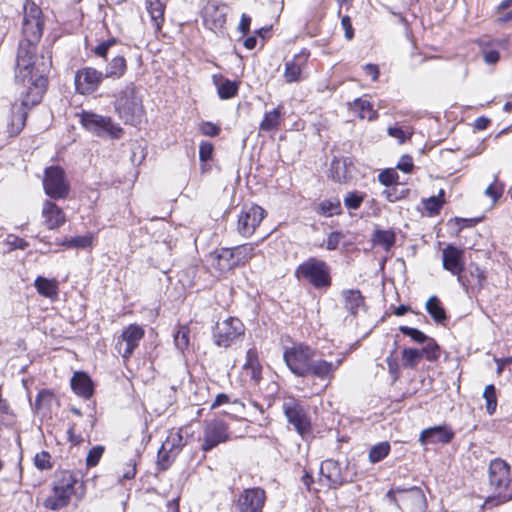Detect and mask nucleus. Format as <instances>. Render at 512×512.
Returning <instances> with one entry per match:
<instances>
[{
  "label": "nucleus",
  "mask_w": 512,
  "mask_h": 512,
  "mask_svg": "<svg viewBox=\"0 0 512 512\" xmlns=\"http://www.w3.org/2000/svg\"><path fill=\"white\" fill-rule=\"evenodd\" d=\"M48 66L36 56V47L20 43L15 68V80L26 86L23 94L24 105H37L44 95L47 78L45 73Z\"/></svg>",
  "instance_id": "1"
},
{
  "label": "nucleus",
  "mask_w": 512,
  "mask_h": 512,
  "mask_svg": "<svg viewBox=\"0 0 512 512\" xmlns=\"http://www.w3.org/2000/svg\"><path fill=\"white\" fill-rule=\"evenodd\" d=\"M284 361L290 371L299 377L313 376L321 380H330L341 365L342 360L326 361L318 357L315 349L303 344H295L287 348L283 354Z\"/></svg>",
  "instance_id": "2"
},
{
  "label": "nucleus",
  "mask_w": 512,
  "mask_h": 512,
  "mask_svg": "<svg viewBox=\"0 0 512 512\" xmlns=\"http://www.w3.org/2000/svg\"><path fill=\"white\" fill-rule=\"evenodd\" d=\"M78 483L76 475L68 470H62L55 473L52 494L44 500V507L52 511H57L66 507L72 495L75 494V486Z\"/></svg>",
  "instance_id": "3"
},
{
  "label": "nucleus",
  "mask_w": 512,
  "mask_h": 512,
  "mask_svg": "<svg viewBox=\"0 0 512 512\" xmlns=\"http://www.w3.org/2000/svg\"><path fill=\"white\" fill-rule=\"evenodd\" d=\"M115 111L125 124L136 126L141 122L144 109L142 99L137 95L136 87L130 83L122 89L115 100Z\"/></svg>",
  "instance_id": "4"
},
{
  "label": "nucleus",
  "mask_w": 512,
  "mask_h": 512,
  "mask_svg": "<svg viewBox=\"0 0 512 512\" xmlns=\"http://www.w3.org/2000/svg\"><path fill=\"white\" fill-rule=\"evenodd\" d=\"M44 30V16L40 6L32 0L23 4L22 34L25 45L34 46L40 41Z\"/></svg>",
  "instance_id": "5"
},
{
  "label": "nucleus",
  "mask_w": 512,
  "mask_h": 512,
  "mask_svg": "<svg viewBox=\"0 0 512 512\" xmlns=\"http://www.w3.org/2000/svg\"><path fill=\"white\" fill-rule=\"evenodd\" d=\"M389 499L402 512H426L427 503L423 491L416 487H393L387 494Z\"/></svg>",
  "instance_id": "6"
},
{
  "label": "nucleus",
  "mask_w": 512,
  "mask_h": 512,
  "mask_svg": "<svg viewBox=\"0 0 512 512\" xmlns=\"http://www.w3.org/2000/svg\"><path fill=\"white\" fill-rule=\"evenodd\" d=\"M489 485L500 503L512 500L510 466L502 459H494L489 465Z\"/></svg>",
  "instance_id": "7"
},
{
  "label": "nucleus",
  "mask_w": 512,
  "mask_h": 512,
  "mask_svg": "<svg viewBox=\"0 0 512 512\" xmlns=\"http://www.w3.org/2000/svg\"><path fill=\"white\" fill-rule=\"evenodd\" d=\"M295 276L307 280L315 288L329 287L331 285L330 268L325 261L311 257L300 264Z\"/></svg>",
  "instance_id": "8"
},
{
  "label": "nucleus",
  "mask_w": 512,
  "mask_h": 512,
  "mask_svg": "<svg viewBox=\"0 0 512 512\" xmlns=\"http://www.w3.org/2000/svg\"><path fill=\"white\" fill-rule=\"evenodd\" d=\"M282 409L289 424L305 438L311 432V420L306 407L294 397H285Z\"/></svg>",
  "instance_id": "9"
},
{
  "label": "nucleus",
  "mask_w": 512,
  "mask_h": 512,
  "mask_svg": "<svg viewBox=\"0 0 512 512\" xmlns=\"http://www.w3.org/2000/svg\"><path fill=\"white\" fill-rule=\"evenodd\" d=\"M245 334V326L236 317H228L217 322L213 331V340L218 347L228 348L241 340Z\"/></svg>",
  "instance_id": "10"
},
{
  "label": "nucleus",
  "mask_w": 512,
  "mask_h": 512,
  "mask_svg": "<svg viewBox=\"0 0 512 512\" xmlns=\"http://www.w3.org/2000/svg\"><path fill=\"white\" fill-rule=\"evenodd\" d=\"M81 124L88 131L100 137L109 136L118 139L123 134V129L115 124L110 117L102 116L93 112H83L81 114Z\"/></svg>",
  "instance_id": "11"
},
{
  "label": "nucleus",
  "mask_w": 512,
  "mask_h": 512,
  "mask_svg": "<svg viewBox=\"0 0 512 512\" xmlns=\"http://www.w3.org/2000/svg\"><path fill=\"white\" fill-rule=\"evenodd\" d=\"M43 188L45 194L54 200L65 199L70 191V184L65 172L59 166H51L45 169Z\"/></svg>",
  "instance_id": "12"
},
{
  "label": "nucleus",
  "mask_w": 512,
  "mask_h": 512,
  "mask_svg": "<svg viewBox=\"0 0 512 512\" xmlns=\"http://www.w3.org/2000/svg\"><path fill=\"white\" fill-rule=\"evenodd\" d=\"M265 215V210L258 205L244 206L237 220L238 233L246 238L252 236Z\"/></svg>",
  "instance_id": "13"
},
{
  "label": "nucleus",
  "mask_w": 512,
  "mask_h": 512,
  "mask_svg": "<svg viewBox=\"0 0 512 512\" xmlns=\"http://www.w3.org/2000/svg\"><path fill=\"white\" fill-rule=\"evenodd\" d=\"M229 439L227 423L222 419L206 421L203 431L202 450L207 452Z\"/></svg>",
  "instance_id": "14"
},
{
  "label": "nucleus",
  "mask_w": 512,
  "mask_h": 512,
  "mask_svg": "<svg viewBox=\"0 0 512 512\" xmlns=\"http://www.w3.org/2000/svg\"><path fill=\"white\" fill-rule=\"evenodd\" d=\"M104 78L101 71L93 67H83L75 73V89L81 95L92 94L98 89Z\"/></svg>",
  "instance_id": "15"
},
{
  "label": "nucleus",
  "mask_w": 512,
  "mask_h": 512,
  "mask_svg": "<svg viewBox=\"0 0 512 512\" xmlns=\"http://www.w3.org/2000/svg\"><path fill=\"white\" fill-rule=\"evenodd\" d=\"M143 336L144 329L136 324H131L123 330L116 342L115 349L123 358L128 359Z\"/></svg>",
  "instance_id": "16"
},
{
  "label": "nucleus",
  "mask_w": 512,
  "mask_h": 512,
  "mask_svg": "<svg viewBox=\"0 0 512 512\" xmlns=\"http://www.w3.org/2000/svg\"><path fill=\"white\" fill-rule=\"evenodd\" d=\"M266 500L265 491L261 488L245 489L238 497L237 512H261Z\"/></svg>",
  "instance_id": "17"
},
{
  "label": "nucleus",
  "mask_w": 512,
  "mask_h": 512,
  "mask_svg": "<svg viewBox=\"0 0 512 512\" xmlns=\"http://www.w3.org/2000/svg\"><path fill=\"white\" fill-rule=\"evenodd\" d=\"M227 11L225 4L209 2L203 9L204 25L212 31H221L226 24Z\"/></svg>",
  "instance_id": "18"
},
{
  "label": "nucleus",
  "mask_w": 512,
  "mask_h": 512,
  "mask_svg": "<svg viewBox=\"0 0 512 512\" xmlns=\"http://www.w3.org/2000/svg\"><path fill=\"white\" fill-rule=\"evenodd\" d=\"M442 266L457 278L465 270L464 250L448 245L442 250Z\"/></svg>",
  "instance_id": "19"
},
{
  "label": "nucleus",
  "mask_w": 512,
  "mask_h": 512,
  "mask_svg": "<svg viewBox=\"0 0 512 512\" xmlns=\"http://www.w3.org/2000/svg\"><path fill=\"white\" fill-rule=\"evenodd\" d=\"M455 433L448 425H438L424 429L419 435V442L427 444H448Z\"/></svg>",
  "instance_id": "20"
},
{
  "label": "nucleus",
  "mask_w": 512,
  "mask_h": 512,
  "mask_svg": "<svg viewBox=\"0 0 512 512\" xmlns=\"http://www.w3.org/2000/svg\"><path fill=\"white\" fill-rule=\"evenodd\" d=\"M457 281L466 292H469V290L472 292L479 291L486 281L485 271L478 265L471 263L468 267V272L465 273L464 271L461 273Z\"/></svg>",
  "instance_id": "21"
},
{
  "label": "nucleus",
  "mask_w": 512,
  "mask_h": 512,
  "mask_svg": "<svg viewBox=\"0 0 512 512\" xmlns=\"http://www.w3.org/2000/svg\"><path fill=\"white\" fill-rule=\"evenodd\" d=\"M42 217L45 226L50 229H57L66 222L63 210L53 201L45 200L42 205Z\"/></svg>",
  "instance_id": "22"
},
{
  "label": "nucleus",
  "mask_w": 512,
  "mask_h": 512,
  "mask_svg": "<svg viewBox=\"0 0 512 512\" xmlns=\"http://www.w3.org/2000/svg\"><path fill=\"white\" fill-rule=\"evenodd\" d=\"M33 106L34 105H24L23 98L20 104L14 103L11 106V117L7 124L8 133L11 136L18 135L22 131L25 126L27 112Z\"/></svg>",
  "instance_id": "23"
},
{
  "label": "nucleus",
  "mask_w": 512,
  "mask_h": 512,
  "mask_svg": "<svg viewBox=\"0 0 512 512\" xmlns=\"http://www.w3.org/2000/svg\"><path fill=\"white\" fill-rule=\"evenodd\" d=\"M211 266L219 272H227L237 267L231 248H221L209 255Z\"/></svg>",
  "instance_id": "24"
},
{
  "label": "nucleus",
  "mask_w": 512,
  "mask_h": 512,
  "mask_svg": "<svg viewBox=\"0 0 512 512\" xmlns=\"http://www.w3.org/2000/svg\"><path fill=\"white\" fill-rule=\"evenodd\" d=\"M243 372L249 376L250 380L257 384L262 378V366L259 362L256 348H250L246 353V360L243 364Z\"/></svg>",
  "instance_id": "25"
},
{
  "label": "nucleus",
  "mask_w": 512,
  "mask_h": 512,
  "mask_svg": "<svg viewBox=\"0 0 512 512\" xmlns=\"http://www.w3.org/2000/svg\"><path fill=\"white\" fill-rule=\"evenodd\" d=\"M320 474L331 487H337L343 482L340 466L338 462L334 460L329 459L323 461L320 467Z\"/></svg>",
  "instance_id": "26"
},
{
  "label": "nucleus",
  "mask_w": 512,
  "mask_h": 512,
  "mask_svg": "<svg viewBox=\"0 0 512 512\" xmlns=\"http://www.w3.org/2000/svg\"><path fill=\"white\" fill-rule=\"evenodd\" d=\"M71 388L77 395L88 399L93 394V383L84 372H75L70 381Z\"/></svg>",
  "instance_id": "27"
},
{
  "label": "nucleus",
  "mask_w": 512,
  "mask_h": 512,
  "mask_svg": "<svg viewBox=\"0 0 512 512\" xmlns=\"http://www.w3.org/2000/svg\"><path fill=\"white\" fill-rule=\"evenodd\" d=\"M341 295L344 300L345 308L352 315H357L361 310L365 309L364 298L359 290H343Z\"/></svg>",
  "instance_id": "28"
},
{
  "label": "nucleus",
  "mask_w": 512,
  "mask_h": 512,
  "mask_svg": "<svg viewBox=\"0 0 512 512\" xmlns=\"http://www.w3.org/2000/svg\"><path fill=\"white\" fill-rule=\"evenodd\" d=\"M351 164L348 158L337 159L334 158L330 165L331 178L339 183L347 182L351 176L348 166Z\"/></svg>",
  "instance_id": "29"
},
{
  "label": "nucleus",
  "mask_w": 512,
  "mask_h": 512,
  "mask_svg": "<svg viewBox=\"0 0 512 512\" xmlns=\"http://www.w3.org/2000/svg\"><path fill=\"white\" fill-rule=\"evenodd\" d=\"M306 59V55L298 54L292 60L286 62L284 78L287 83H293L300 80L302 65Z\"/></svg>",
  "instance_id": "30"
},
{
  "label": "nucleus",
  "mask_w": 512,
  "mask_h": 512,
  "mask_svg": "<svg viewBox=\"0 0 512 512\" xmlns=\"http://www.w3.org/2000/svg\"><path fill=\"white\" fill-rule=\"evenodd\" d=\"M34 286L37 292L43 297L54 300L58 297V281L56 279H48L38 276L35 279Z\"/></svg>",
  "instance_id": "31"
},
{
  "label": "nucleus",
  "mask_w": 512,
  "mask_h": 512,
  "mask_svg": "<svg viewBox=\"0 0 512 512\" xmlns=\"http://www.w3.org/2000/svg\"><path fill=\"white\" fill-rule=\"evenodd\" d=\"M127 70L126 60L123 56L114 57L106 66L105 78L118 79L122 77Z\"/></svg>",
  "instance_id": "32"
},
{
  "label": "nucleus",
  "mask_w": 512,
  "mask_h": 512,
  "mask_svg": "<svg viewBox=\"0 0 512 512\" xmlns=\"http://www.w3.org/2000/svg\"><path fill=\"white\" fill-rule=\"evenodd\" d=\"M315 211L324 217H332L341 213V203L338 198L325 199L319 202Z\"/></svg>",
  "instance_id": "33"
},
{
  "label": "nucleus",
  "mask_w": 512,
  "mask_h": 512,
  "mask_svg": "<svg viewBox=\"0 0 512 512\" xmlns=\"http://www.w3.org/2000/svg\"><path fill=\"white\" fill-rule=\"evenodd\" d=\"M352 109L357 112L359 117L362 119H368L369 121H372L378 117L377 111L373 109L372 104L367 99H355L352 104Z\"/></svg>",
  "instance_id": "34"
},
{
  "label": "nucleus",
  "mask_w": 512,
  "mask_h": 512,
  "mask_svg": "<svg viewBox=\"0 0 512 512\" xmlns=\"http://www.w3.org/2000/svg\"><path fill=\"white\" fill-rule=\"evenodd\" d=\"M147 10L152 24L156 30H160L164 22V5L159 0H148Z\"/></svg>",
  "instance_id": "35"
},
{
  "label": "nucleus",
  "mask_w": 512,
  "mask_h": 512,
  "mask_svg": "<svg viewBox=\"0 0 512 512\" xmlns=\"http://www.w3.org/2000/svg\"><path fill=\"white\" fill-rule=\"evenodd\" d=\"M185 445L183 437L180 432H172L168 435L162 444V449L168 451L171 457H176Z\"/></svg>",
  "instance_id": "36"
},
{
  "label": "nucleus",
  "mask_w": 512,
  "mask_h": 512,
  "mask_svg": "<svg viewBox=\"0 0 512 512\" xmlns=\"http://www.w3.org/2000/svg\"><path fill=\"white\" fill-rule=\"evenodd\" d=\"M255 244L246 243L237 247L231 248L237 265H244L255 255Z\"/></svg>",
  "instance_id": "37"
},
{
  "label": "nucleus",
  "mask_w": 512,
  "mask_h": 512,
  "mask_svg": "<svg viewBox=\"0 0 512 512\" xmlns=\"http://www.w3.org/2000/svg\"><path fill=\"white\" fill-rule=\"evenodd\" d=\"M282 108L277 107L272 111L264 114L263 120L260 123V130L271 131L278 129L281 122Z\"/></svg>",
  "instance_id": "38"
},
{
  "label": "nucleus",
  "mask_w": 512,
  "mask_h": 512,
  "mask_svg": "<svg viewBox=\"0 0 512 512\" xmlns=\"http://www.w3.org/2000/svg\"><path fill=\"white\" fill-rule=\"evenodd\" d=\"M426 310L437 323H443L447 318L446 312L436 296H431L427 300Z\"/></svg>",
  "instance_id": "39"
},
{
  "label": "nucleus",
  "mask_w": 512,
  "mask_h": 512,
  "mask_svg": "<svg viewBox=\"0 0 512 512\" xmlns=\"http://www.w3.org/2000/svg\"><path fill=\"white\" fill-rule=\"evenodd\" d=\"M444 190L441 189L438 192V195L429 197L427 199L422 200V204L424 209L427 211L429 216H435L439 214L443 204H444Z\"/></svg>",
  "instance_id": "40"
},
{
  "label": "nucleus",
  "mask_w": 512,
  "mask_h": 512,
  "mask_svg": "<svg viewBox=\"0 0 512 512\" xmlns=\"http://www.w3.org/2000/svg\"><path fill=\"white\" fill-rule=\"evenodd\" d=\"M92 243L93 235L88 233L86 235L65 239L63 242H61V245L72 249H86L91 247Z\"/></svg>",
  "instance_id": "41"
},
{
  "label": "nucleus",
  "mask_w": 512,
  "mask_h": 512,
  "mask_svg": "<svg viewBox=\"0 0 512 512\" xmlns=\"http://www.w3.org/2000/svg\"><path fill=\"white\" fill-rule=\"evenodd\" d=\"M190 329L187 325H178L174 333V343L178 350L184 352L189 346Z\"/></svg>",
  "instance_id": "42"
},
{
  "label": "nucleus",
  "mask_w": 512,
  "mask_h": 512,
  "mask_svg": "<svg viewBox=\"0 0 512 512\" xmlns=\"http://www.w3.org/2000/svg\"><path fill=\"white\" fill-rule=\"evenodd\" d=\"M374 244L388 251L395 243V235L391 231L378 230L374 234Z\"/></svg>",
  "instance_id": "43"
},
{
  "label": "nucleus",
  "mask_w": 512,
  "mask_h": 512,
  "mask_svg": "<svg viewBox=\"0 0 512 512\" xmlns=\"http://www.w3.org/2000/svg\"><path fill=\"white\" fill-rule=\"evenodd\" d=\"M390 448V444L387 441L372 446L369 450V461L371 463L380 462L389 454Z\"/></svg>",
  "instance_id": "44"
},
{
  "label": "nucleus",
  "mask_w": 512,
  "mask_h": 512,
  "mask_svg": "<svg viewBox=\"0 0 512 512\" xmlns=\"http://www.w3.org/2000/svg\"><path fill=\"white\" fill-rule=\"evenodd\" d=\"M423 357V352L419 349L408 348L402 351L403 365L408 368H415Z\"/></svg>",
  "instance_id": "45"
},
{
  "label": "nucleus",
  "mask_w": 512,
  "mask_h": 512,
  "mask_svg": "<svg viewBox=\"0 0 512 512\" xmlns=\"http://www.w3.org/2000/svg\"><path fill=\"white\" fill-rule=\"evenodd\" d=\"M54 400V395L48 390H41L35 399L34 408L36 412H43L44 409H48Z\"/></svg>",
  "instance_id": "46"
},
{
  "label": "nucleus",
  "mask_w": 512,
  "mask_h": 512,
  "mask_svg": "<svg viewBox=\"0 0 512 512\" xmlns=\"http://www.w3.org/2000/svg\"><path fill=\"white\" fill-rule=\"evenodd\" d=\"M237 92L238 85L234 81L226 79L218 85V94L221 99H230L234 97Z\"/></svg>",
  "instance_id": "47"
},
{
  "label": "nucleus",
  "mask_w": 512,
  "mask_h": 512,
  "mask_svg": "<svg viewBox=\"0 0 512 512\" xmlns=\"http://www.w3.org/2000/svg\"><path fill=\"white\" fill-rule=\"evenodd\" d=\"M387 133L390 137L397 139L399 144H403L413 134L409 127L403 128L399 126L388 127Z\"/></svg>",
  "instance_id": "48"
},
{
  "label": "nucleus",
  "mask_w": 512,
  "mask_h": 512,
  "mask_svg": "<svg viewBox=\"0 0 512 512\" xmlns=\"http://www.w3.org/2000/svg\"><path fill=\"white\" fill-rule=\"evenodd\" d=\"M483 397L486 400V411L492 415L497 407V397L494 385L490 384L485 387Z\"/></svg>",
  "instance_id": "49"
},
{
  "label": "nucleus",
  "mask_w": 512,
  "mask_h": 512,
  "mask_svg": "<svg viewBox=\"0 0 512 512\" xmlns=\"http://www.w3.org/2000/svg\"><path fill=\"white\" fill-rule=\"evenodd\" d=\"M364 196L365 195L363 193L357 191L349 192L344 198V205L348 209L356 210L361 206Z\"/></svg>",
  "instance_id": "50"
},
{
  "label": "nucleus",
  "mask_w": 512,
  "mask_h": 512,
  "mask_svg": "<svg viewBox=\"0 0 512 512\" xmlns=\"http://www.w3.org/2000/svg\"><path fill=\"white\" fill-rule=\"evenodd\" d=\"M34 465L39 470H49L53 464L51 461V455L47 451H41L34 457Z\"/></svg>",
  "instance_id": "51"
},
{
  "label": "nucleus",
  "mask_w": 512,
  "mask_h": 512,
  "mask_svg": "<svg viewBox=\"0 0 512 512\" xmlns=\"http://www.w3.org/2000/svg\"><path fill=\"white\" fill-rule=\"evenodd\" d=\"M426 346L420 351L423 352V357L427 360H436L439 357V347L433 339L426 340Z\"/></svg>",
  "instance_id": "52"
},
{
  "label": "nucleus",
  "mask_w": 512,
  "mask_h": 512,
  "mask_svg": "<svg viewBox=\"0 0 512 512\" xmlns=\"http://www.w3.org/2000/svg\"><path fill=\"white\" fill-rule=\"evenodd\" d=\"M399 330L406 336H409L412 340L418 343H423L428 340V337L420 330L411 328L408 326H400Z\"/></svg>",
  "instance_id": "53"
},
{
  "label": "nucleus",
  "mask_w": 512,
  "mask_h": 512,
  "mask_svg": "<svg viewBox=\"0 0 512 512\" xmlns=\"http://www.w3.org/2000/svg\"><path fill=\"white\" fill-rule=\"evenodd\" d=\"M378 180L385 186H390L397 183L398 174L394 169H386L379 173Z\"/></svg>",
  "instance_id": "54"
},
{
  "label": "nucleus",
  "mask_w": 512,
  "mask_h": 512,
  "mask_svg": "<svg viewBox=\"0 0 512 512\" xmlns=\"http://www.w3.org/2000/svg\"><path fill=\"white\" fill-rule=\"evenodd\" d=\"M502 192L503 185L498 183L497 176L495 177L494 182L485 189V195L490 197L493 202H496L500 198Z\"/></svg>",
  "instance_id": "55"
},
{
  "label": "nucleus",
  "mask_w": 512,
  "mask_h": 512,
  "mask_svg": "<svg viewBox=\"0 0 512 512\" xmlns=\"http://www.w3.org/2000/svg\"><path fill=\"white\" fill-rule=\"evenodd\" d=\"M104 453V447L103 446H95L93 447L87 455L86 458V464L89 467H94L98 464L99 460L101 459L102 455Z\"/></svg>",
  "instance_id": "56"
},
{
  "label": "nucleus",
  "mask_w": 512,
  "mask_h": 512,
  "mask_svg": "<svg viewBox=\"0 0 512 512\" xmlns=\"http://www.w3.org/2000/svg\"><path fill=\"white\" fill-rule=\"evenodd\" d=\"M343 238L344 235L341 232H331L327 237L326 248L330 251L337 249Z\"/></svg>",
  "instance_id": "57"
},
{
  "label": "nucleus",
  "mask_w": 512,
  "mask_h": 512,
  "mask_svg": "<svg viewBox=\"0 0 512 512\" xmlns=\"http://www.w3.org/2000/svg\"><path fill=\"white\" fill-rule=\"evenodd\" d=\"M199 129L203 135L214 137L217 136L221 128L220 126L212 123V122H203L200 124Z\"/></svg>",
  "instance_id": "58"
},
{
  "label": "nucleus",
  "mask_w": 512,
  "mask_h": 512,
  "mask_svg": "<svg viewBox=\"0 0 512 512\" xmlns=\"http://www.w3.org/2000/svg\"><path fill=\"white\" fill-rule=\"evenodd\" d=\"M175 457H171V454L168 451H164L162 447L158 451V465L162 470H166Z\"/></svg>",
  "instance_id": "59"
},
{
  "label": "nucleus",
  "mask_w": 512,
  "mask_h": 512,
  "mask_svg": "<svg viewBox=\"0 0 512 512\" xmlns=\"http://www.w3.org/2000/svg\"><path fill=\"white\" fill-rule=\"evenodd\" d=\"M213 145L209 142H201L199 146V158L201 161L206 162L212 157Z\"/></svg>",
  "instance_id": "60"
},
{
  "label": "nucleus",
  "mask_w": 512,
  "mask_h": 512,
  "mask_svg": "<svg viewBox=\"0 0 512 512\" xmlns=\"http://www.w3.org/2000/svg\"><path fill=\"white\" fill-rule=\"evenodd\" d=\"M397 168L405 173L411 172L413 168L412 157L409 155H403L397 164Z\"/></svg>",
  "instance_id": "61"
},
{
  "label": "nucleus",
  "mask_w": 512,
  "mask_h": 512,
  "mask_svg": "<svg viewBox=\"0 0 512 512\" xmlns=\"http://www.w3.org/2000/svg\"><path fill=\"white\" fill-rule=\"evenodd\" d=\"M114 44V39L104 41L95 47L94 52L96 55L100 57H106L109 48Z\"/></svg>",
  "instance_id": "62"
},
{
  "label": "nucleus",
  "mask_w": 512,
  "mask_h": 512,
  "mask_svg": "<svg viewBox=\"0 0 512 512\" xmlns=\"http://www.w3.org/2000/svg\"><path fill=\"white\" fill-rule=\"evenodd\" d=\"M341 26L345 31L346 39L351 40L354 37V29L352 27L351 19L349 16L342 17Z\"/></svg>",
  "instance_id": "63"
},
{
  "label": "nucleus",
  "mask_w": 512,
  "mask_h": 512,
  "mask_svg": "<svg viewBox=\"0 0 512 512\" xmlns=\"http://www.w3.org/2000/svg\"><path fill=\"white\" fill-rule=\"evenodd\" d=\"M136 475V463L134 461H130L127 464L125 471L123 472L121 478L125 480H131Z\"/></svg>",
  "instance_id": "64"
}]
</instances>
